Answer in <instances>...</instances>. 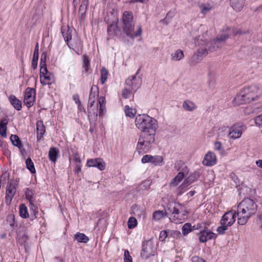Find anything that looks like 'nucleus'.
Wrapping results in <instances>:
<instances>
[{
  "mask_svg": "<svg viewBox=\"0 0 262 262\" xmlns=\"http://www.w3.org/2000/svg\"><path fill=\"white\" fill-rule=\"evenodd\" d=\"M262 96V86L254 84L243 88L233 100L234 105H239L257 100Z\"/></svg>",
  "mask_w": 262,
  "mask_h": 262,
  "instance_id": "f257e3e1",
  "label": "nucleus"
},
{
  "mask_svg": "<svg viewBox=\"0 0 262 262\" xmlns=\"http://www.w3.org/2000/svg\"><path fill=\"white\" fill-rule=\"evenodd\" d=\"M257 205L251 199L246 198L237 206V223L241 225H245L249 219L255 214Z\"/></svg>",
  "mask_w": 262,
  "mask_h": 262,
  "instance_id": "f03ea898",
  "label": "nucleus"
},
{
  "mask_svg": "<svg viewBox=\"0 0 262 262\" xmlns=\"http://www.w3.org/2000/svg\"><path fill=\"white\" fill-rule=\"evenodd\" d=\"M135 124L141 134H156L158 128L157 120L145 114L138 115L135 118Z\"/></svg>",
  "mask_w": 262,
  "mask_h": 262,
  "instance_id": "7ed1b4c3",
  "label": "nucleus"
},
{
  "mask_svg": "<svg viewBox=\"0 0 262 262\" xmlns=\"http://www.w3.org/2000/svg\"><path fill=\"white\" fill-rule=\"evenodd\" d=\"M133 19L132 12L126 11L123 12L122 18V30L126 35L131 38L140 36L142 31L141 26H138L137 31L134 30L135 23Z\"/></svg>",
  "mask_w": 262,
  "mask_h": 262,
  "instance_id": "20e7f679",
  "label": "nucleus"
},
{
  "mask_svg": "<svg viewBox=\"0 0 262 262\" xmlns=\"http://www.w3.org/2000/svg\"><path fill=\"white\" fill-rule=\"evenodd\" d=\"M93 87L90 92L88 105V110L90 113L97 115L99 111V116H102L105 110V100L103 97L98 98V91H93Z\"/></svg>",
  "mask_w": 262,
  "mask_h": 262,
  "instance_id": "39448f33",
  "label": "nucleus"
},
{
  "mask_svg": "<svg viewBox=\"0 0 262 262\" xmlns=\"http://www.w3.org/2000/svg\"><path fill=\"white\" fill-rule=\"evenodd\" d=\"M156 134H141L136 146V151L139 155L148 152L155 141Z\"/></svg>",
  "mask_w": 262,
  "mask_h": 262,
  "instance_id": "423d86ee",
  "label": "nucleus"
},
{
  "mask_svg": "<svg viewBox=\"0 0 262 262\" xmlns=\"http://www.w3.org/2000/svg\"><path fill=\"white\" fill-rule=\"evenodd\" d=\"M199 46L200 47L196 52L203 57H205L212 46V42L209 37L207 32L203 34L202 38L199 40Z\"/></svg>",
  "mask_w": 262,
  "mask_h": 262,
  "instance_id": "0eeeda50",
  "label": "nucleus"
},
{
  "mask_svg": "<svg viewBox=\"0 0 262 262\" xmlns=\"http://www.w3.org/2000/svg\"><path fill=\"white\" fill-rule=\"evenodd\" d=\"M39 78L43 85H51L55 81L54 74L48 71L47 67H40Z\"/></svg>",
  "mask_w": 262,
  "mask_h": 262,
  "instance_id": "6e6552de",
  "label": "nucleus"
},
{
  "mask_svg": "<svg viewBox=\"0 0 262 262\" xmlns=\"http://www.w3.org/2000/svg\"><path fill=\"white\" fill-rule=\"evenodd\" d=\"M181 206L180 204H176L175 203L170 204L168 207V210L170 213H171L173 216V220L177 223H181L185 219V215L183 214L182 215H180L179 211V208Z\"/></svg>",
  "mask_w": 262,
  "mask_h": 262,
  "instance_id": "1a4fd4ad",
  "label": "nucleus"
},
{
  "mask_svg": "<svg viewBox=\"0 0 262 262\" xmlns=\"http://www.w3.org/2000/svg\"><path fill=\"white\" fill-rule=\"evenodd\" d=\"M155 249L153 243L151 241L143 242L141 256L143 259H147L150 256H154Z\"/></svg>",
  "mask_w": 262,
  "mask_h": 262,
  "instance_id": "9d476101",
  "label": "nucleus"
},
{
  "mask_svg": "<svg viewBox=\"0 0 262 262\" xmlns=\"http://www.w3.org/2000/svg\"><path fill=\"white\" fill-rule=\"evenodd\" d=\"M234 35H241L245 34V32H243L241 30L236 29L234 30H231L230 28H226L225 30H223L222 34L219 36L215 40H214V45L218 44L221 42H223L229 38L231 32Z\"/></svg>",
  "mask_w": 262,
  "mask_h": 262,
  "instance_id": "9b49d317",
  "label": "nucleus"
},
{
  "mask_svg": "<svg viewBox=\"0 0 262 262\" xmlns=\"http://www.w3.org/2000/svg\"><path fill=\"white\" fill-rule=\"evenodd\" d=\"M36 92L33 88H28L24 94V102L28 107L32 106L35 101Z\"/></svg>",
  "mask_w": 262,
  "mask_h": 262,
  "instance_id": "f8f14e48",
  "label": "nucleus"
},
{
  "mask_svg": "<svg viewBox=\"0 0 262 262\" xmlns=\"http://www.w3.org/2000/svg\"><path fill=\"white\" fill-rule=\"evenodd\" d=\"M236 216L237 211L231 210L225 213L223 216L221 220V224L226 225L229 227L231 226L235 222Z\"/></svg>",
  "mask_w": 262,
  "mask_h": 262,
  "instance_id": "ddd939ff",
  "label": "nucleus"
},
{
  "mask_svg": "<svg viewBox=\"0 0 262 262\" xmlns=\"http://www.w3.org/2000/svg\"><path fill=\"white\" fill-rule=\"evenodd\" d=\"M142 83V79L140 77L133 76L129 77L125 82V86L128 88H130L133 90L136 91L138 89Z\"/></svg>",
  "mask_w": 262,
  "mask_h": 262,
  "instance_id": "4468645a",
  "label": "nucleus"
},
{
  "mask_svg": "<svg viewBox=\"0 0 262 262\" xmlns=\"http://www.w3.org/2000/svg\"><path fill=\"white\" fill-rule=\"evenodd\" d=\"M17 183L16 181H11L8 184L6 190V202L7 204H9L16 193V186Z\"/></svg>",
  "mask_w": 262,
  "mask_h": 262,
  "instance_id": "2eb2a0df",
  "label": "nucleus"
},
{
  "mask_svg": "<svg viewBox=\"0 0 262 262\" xmlns=\"http://www.w3.org/2000/svg\"><path fill=\"white\" fill-rule=\"evenodd\" d=\"M163 158L160 156H152L149 155H146L141 159L142 163H151L155 166L159 165L163 162Z\"/></svg>",
  "mask_w": 262,
  "mask_h": 262,
  "instance_id": "dca6fc26",
  "label": "nucleus"
},
{
  "mask_svg": "<svg viewBox=\"0 0 262 262\" xmlns=\"http://www.w3.org/2000/svg\"><path fill=\"white\" fill-rule=\"evenodd\" d=\"M86 166L89 167H97L102 171L105 169L106 164L104 161L100 158L90 159L87 160Z\"/></svg>",
  "mask_w": 262,
  "mask_h": 262,
  "instance_id": "f3484780",
  "label": "nucleus"
},
{
  "mask_svg": "<svg viewBox=\"0 0 262 262\" xmlns=\"http://www.w3.org/2000/svg\"><path fill=\"white\" fill-rule=\"evenodd\" d=\"M243 130V125L239 124H234L230 128L229 136L233 139H238L241 137Z\"/></svg>",
  "mask_w": 262,
  "mask_h": 262,
  "instance_id": "a211bd4d",
  "label": "nucleus"
},
{
  "mask_svg": "<svg viewBox=\"0 0 262 262\" xmlns=\"http://www.w3.org/2000/svg\"><path fill=\"white\" fill-rule=\"evenodd\" d=\"M199 175L198 172H194L190 175L185 181L183 182L180 188L184 189L190 185L192 183L195 181L199 178Z\"/></svg>",
  "mask_w": 262,
  "mask_h": 262,
  "instance_id": "6ab92c4d",
  "label": "nucleus"
},
{
  "mask_svg": "<svg viewBox=\"0 0 262 262\" xmlns=\"http://www.w3.org/2000/svg\"><path fill=\"white\" fill-rule=\"evenodd\" d=\"M199 238L200 242L204 243L213 237V232L208 230H204L199 233Z\"/></svg>",
  "mask_w": 262,
  "mask_h": 262,
  "instance_id": "aec40b11",
  "label": "nucleus"
},
{
  "mask_svg": "<svg viewBox=\"0 0 262 262\" xmlns=\"http://www.w3.org/2000/svg\"><path fill=\"white\" fill-rule=\"evenodd\" d=\"M182 108L186 111L193 112L198 108V106L194 102L187 99L183 102Z\"/></svg>",
  "mask_w": 262,
  "mask_h": 262,
  "instance_id": "412c9836",
  "label": "nucleus"
},
{
  "mask_svg": "<svg viewBox=\"0 0 262 262\" xmlns=\"http://www.w3.org/2000/svg\"><path fill=\"white\" fill-rule=\"evenodd\" d=\"M37 140L40 141L42 138L45 132V126L41 121H37L36 123Z\"/></svg>",
  "mask_w": 262,
  "mask_h": 262,
  "instance_id": "4be33fe9",
  "label": "nucleus"
},
{
  "mask_svg": "<svg viewBox=\"0 0 262 262\" xmlns=\"http://www.w3.org/2000/svg\"><path fill=\"white\" fill-rule=\"evenodd\" d=\"M230 5L236 11H240L244 7L245 0H230Z\"/></svg>",
  "mask_w": 262,
  "mask_h": 262,
  "instance_id": "5701e85b",
  "label": "nucleus"
},
{
  "mask_svg": "<svg viewBox=\"0 0 262 262\" xmlns=\"http://www.w3.org/2000/svg\"><path fill=\"white\" fill-rule=\"evenodd\" d=\"M9 100L10 103L16 110L19 111L21 109V102L15 96L13 95H10L9 97Z\"/></svg>",
  "mask_w": 262,
  "mask_h": 262,
  "instance_id": "b1692460",
  "label": "nucleus"
},
{
  "mask_svg": "<svg viewBox=\"0 0 262 262\" xmlns=\"http://www.w3.org/2000/svg\"><path fill=\"white\" fill-rule=\"evenodd\" d=\"M38 56H39V45H38V43H37L35 46V49H34L33 59H32V67L34 69H35L37 68Z\"/></svg>",
  "mask_w": 262,
  "mask_h": 262,
  "instance_id": "393cba45",
  "label": "nucleus"
},
{
  "mask_svg": "<svg viewBox=\"0 0 262 262\" xmlns=\"http://www.w3.org/2000/svg\"><path fill=\"white\" fill-rule=\"evenodd\" d=\"M184 57V52L180 49H178L171 54V60L174 61H178Z\"/></svg>",
  "mask_w": 262,
  "mask_h": 262,
  "instance_id": "a878e982",
  "label": "nucleus"
},
{
  "mask_svg": "<svg viewBox=\"0 0 262 262\" xmlns=\"http://www.w3.org/2000/svg\"><path fill=\"white\" fill-rule=\"evenodd\" d=\"M8 121L6 119H4L0 122V135L3 137H6L7 136V125Z\"/></svg>",
  "mask_w": 262,
  "mask_h": 262,
  "instance_id": "bb28decb",
  "label": "nucleus"
},
{
  "mask_svg": "<svg viewBox=\"0 0 262 262\" xmlns=\"http://www.w3.org/2000/svg\"><path fill=\"white\" fill-rule=\"evenodd\" d=\"M74 239L79 243H86L89 241V237L84 233L78 232L74 235Z\"/></svg>",
  "mask_w": 262,
  "mask_h": 262,
  "instance_id": "cd10ccee",
  "label": "nucleus"
},
{
  "mask_svg": "<svg viewBox=\"0 0 262 262\" xmlns=\"http://www.w3.org/2000/svg\"><path fill=\"white\" fill-rule=\"evenodd\" d=\"M58 154V150L55 148L52 147L49 151V159L53 162H55L57 160V155Z\"/></svg>",
  "mask_w": 262,
  "mask_h": 262,
  "instance_id": "c85d7f7f",
  "label": "nucleus"
},
{
  "mask_svg": "<svg viewBox=\"0 0 262 262\" xmlns=\"http://www.w3.org/2000/svg\"><path fill=\"white\" fill-rule=\"evenodd\" d=\"M213 163V158L212 152L209 151L205 155V158L203 161V164L206 166H211Z\"/></svg>",
  "mask_w": 262,
  "mask_h": 262,
  "instance_id": "c756f323",
  "label": "nucleus"
},
{
  "mask_svg": "<svg viewBox=\"0 0 262 262\" xmlns=\"http://www.w3.org/2000/svg\"><path fill=\"white\" fill-rule=\"evenodd\" d=\"M214 150L218 151L219 154L221 155V157L224 156L226 154L222 143L220 142H216L214 144Z\"/></svg>",
  "mask_w": 262,
  "mask_h": 262,
  "instance_id": "7c9ffc66",
  "label": "nucleus"
},
{
  "mask_svg": "<svg viewBox=\"0 0 262 262\" xmlns=\"http://www.w3.org/2000/svg\"><path fill=\"white\" fill-rule=\"evenodd\" d=\"M184 174L183 172H180L171 181L170 184L172 186H177L184 178Z\"/></svg>",
  "mask_w": 262,
  "mask_h": 262,
  "instance_id": "2f4dec72",
  "label": "nucleus"
},
{
  "mask_svg": "<svg viewBox=\"0 0 262 262\" xmlns=\"http://www.w3.org/2000/svg\"><path fill=\"white\" fill-rule=\"evenodd\" d=\"M10 140L12 144L18 147L19 149H21L23 147L20 140L17 135H12L10 137Z\"/></svg>",
  "mask_w": 262,
  "mask_h": 262,
  "instance_id": "473e14b6",
  "label": "nucleus"
},
{
  "mask_svg": "<svg viewBox=\"0 0 262 262\" xmlns=\"http://www.w3.org/2000/svg\"><path fill=\"white\" fill-rule=\"evenodd\" d=\"M19 213L20 216L26 219L29 217V213L28 212L27 207L24 204H21L19 206Z\"/></svg>",
  "mask_w": 262,
  "mask_h": 262,
  "instance_id": "72a5a7b5",
  "label": "nucleus"
},
{
  "mask_svg": "<svg viewBox=\"0 0 262 262\" xmlns=\"http://www.w3.org/2000/svg\"><path fill=\"white\" fill-rule=\"evenodd\" d=\"M61 32H62V34L63 37L65 41L67 42V44L68 45V46H70V45H69V42L72 39L71 32L70 29H62Z\"/></svg>",
  "mask_w": 262,
  "mask_h": 262,
  "instance_id": "f704fd0d",
  "label": "nucleus"
},
{
  "mask_svg": "<svg viewBox=\"0 0 262 262\" xmlns=\"http://www.w3.org/2000/svg\"><path fill=\"white\" fill-rule=\"evenodd\" d=\"M124 111L126 116L130 118H134L137 113L136 109L130 107L128 105L125 106Z\"/></svg>",
  "mask_w": 262,
  "mask_h": 262,
  "instance_id": "c9c22d12",
  "label": "nucleus"
},
{
  "mask_svg": "<svg viewBox=\"0 0 262 262\" xmlns=\"http://www.w3.org/2000/svg\"><path fill=\"white\" fill-rule=\"evenodd\" d=\"M135 92L134 90L125 86L122 91V95L125 99H127L133 95Z\"/></svg>",
  "mask_w": 262,
  "mask_h": 262,
  "instance_id": "e433bc0d",
  "label": "nucleus"
},
{
  "mask_svg": "<svg viewBox=\"0 0 262 262\" xmlns=\"http://www.w3.org/2000/svg\"><path fill=\"white\" fill-rule=\"evenodd\" d=\"M166 216L165 212L157 210L153 213L152 219L155 220H160Z\"/></svg>",
  "mask_w": 262,
  "mask_h": 262,
  "instance_id": "4c0bfd02",
  "label": "nucleus"
},
{
  "mask_svg": "<svg viewBox=\"0 0 262 262\" xmlns=\"http://www.w3.org/2000/svg\"><path fill=\"white\" fill-rule=\"evenodd\" d=\"M88 4L89 0H82L79 9V12L81 14V17L85 13Z\"/></svg>",
  "mask_w": 262,
  "mask_h": 262,
  "instance_id": "58836bf2",
  "label": "nucleus"
},
{
  "mask_svg": "<svg viewBox=\"0 0 262 262\" xmlns=\"http://www.w3.org/2000/svg\"><path fill=\"white\" fill-rule=\"evenodd\" d=\"M26 167H27V169L29 170H30V171L32 173H35L36 170H35V169L34 167V163L32 162V160L30 158H28L26 160Z\"/></svg>",
  "mask_w": 262,
  "mask_h": 262,
  "instance_id": "ea45409f",
  "label": "nucleus"
},
{
  "mask_svg": "<svg viewBox=\"0 0 262 262\" xmlns=\"http://www.w3.org/2000/svg\"><path fill=\"white\" fill-rule=\"evenodd\" d=\"M108 74V71L105 68H102L101 70V82L102 84H104L107 80Z\"/></svg>",
  "mask_w": 262,
  "mask_h": 262,
  "instance_id": "a19ab883",
  "label": "nucleus"
},
{
  "mask_svg": "<svg viewBox=\"0 0 262 262\" xmlns=\"http://www.w3.org/2000/svg\"><path fill=\"white\" fill-rule=\"evenodd\" d=\"M192 231L191 226L189 223L185 224L182 227V233L186 235Z\"/></svg>",
  "mask_w": 262,
  "mask_h": 262,
  "instance_id": "79ce46f5",
  "label": "nucleus"
},
{
  "mask_svg": "<svg viewBox=\"0 0 262 262\" xmlns=\"http://www.w3.org/2000/svg\"><path fill=\"white\" fill-rule=\"evenodd\" d=\"M201 61V60L194 53L189 60V63L191 65H195Z\"/></svg>",
  "mask_w": 262,
  "mask_h": 262,
  "instance_id": "37998d69",
  "label": "nucleus"
},
{
  "mask_svg": "<svg viewBox=\"0 0 262 262\" xmlns=\"http://www.w3.org/2000/svg\"><path fill=\"white\" fill-rule=\"evenodd\" d=\"M137 225V221L135 217H130L128 221V228L132 229Z\"/></svg>",
  "mask_w": 262,
  "mask_h": 262,
  "instance_id": "c03bdc74",
  "label": "nucleus"
},
{
  "mask_svg": "<svg viewBox=\"0 0 262 262\" xmlns=\"http://www.w3.org/2000/svg\"><path fill=\"white\" fill-rule=\"evenodd\" d=\"M47 56V53L46 52H44L41 54L40 62V67H47L46 64Z\"/></svg>",
  "mask_w": 262,
  "mask_h": 262,
  "instance_id": "a18cd8bd",
  "label": "nucleus"
},
{
  "mask_svg": "<svg viewBox=\"0 0 262 262\" xmlns=\"http://www.w3.org/2000/svg\"><path fill=\"white\" fill-rule=\"evenodd\" d=\"M221 224V225L217 228L216 231L219 234H224L225 231L228 229V227L229 226L223 224Z\"/></svg>",
  "mask_w": 262,
  "mask_h": 262,
  "instance_id": "49530a36",
  "label": "nucleus"
},
{
  "mask_svg": "<svg viewBox=\"0 0 262 262\" xmlns=\"http://www.w3.org/2000/svg\"><path fill=\"white\" fill-rule=\"evenodd\" d=\"M124 262H133L132 256L127 250H125L124 253Z\"/></svg>",
  "mask_w": 262,
  "mask_h": 262,
  "instance_id": "de8ad7c7",
  "label": "nucleus"
},
{
  "mask_svg": "<svg viewBox=\"0 0 262 262\" xmlns=\"http://www.w3.org/2000/svg\"><path fill=\"white\" fill-rule=\"evenodd\" d=\"M26 199L30 202H31L32 201L33 199V193L32 191L28 189H27L25 191Z\"/></svg>",
  "mask_w": 262,
  "mask_h": 262,
  "instance_id": "09e8293b",
  "label": "nucleus"
},
{
  "mask_svg": "<svg viewBox=\"0 0 262 262\" xmlns=\"http://www.w3.org/2000/svg\"><path fill=\"white\" fill-rule=\"evenodd\" d=\"M90 66V62L88 58L84 56L83 57V67L85 69V71H88Z\"/></svg>",
  "mask_w": 262,
  "mask_h": 262,
  "instance_id": "8fccbe9b",
  "label": "nucleus"
},
{
  "mask_svg": "<svg viewBox=\"0 0 262 262\" xmlns=\"http://www.w3.org/2000/svg\"><path fill=\"white\" fill-rule=\"evenodd\" d=\"M255 123L258 126H262V114L254 119Z\"/></svg>",
  "mask_w": 262,
  "mask_h": 262,
  "instance_id": "3c124183",
  "label": "nucleus"
},
{
  "mask_svg": "<svg viewBox=\"0 0 262 262\" xmlns=\"http://www.w3.org/2000/svg\"><path fill=\"white\" fill-rule=\"evenodd\" d=\"M167 236V232L164 230L162 231L160 233L159 239L161 241H163L165 240V239L166 238Z\"/></svg>",
  "mask_w": 262,
  "mask_h": 262,
  "instance_id": "603ef678",
  "label": "nucleus"
},
{
  "mask_svg": "<svg viewBox=\"0 0 262 262\" xmlns=\"http://www.w3.org/2000/svg\"><path fill=\"white\" fill-rule=\"evenodd\" d=\"M73 160L76 164H81V160L77 154H75L74 155Z\"/></svg>",
  "mask_w": 262,
  "mask_h": 262,
  "instance_id": "864d4df0",
  "label": "nucleus"
},
{
  "mask_svg": "<svg viewBox=\"0 0 262 262\" xmlns=\"http://www.w3.org/2000/svg\"><path fill=\"white\" fill-rule=\"evenodd\" d=\"M201 11L202 13L205 14L207 12H208L209 11L211 10V7H208L205 6H201Z\"/></svg>",
  "mask_w": 262,
  "mask_h": 262,
  "instance_id": "5fc2aeb1",
  "label": "nucleus"
},
{
  "mask_svg": "<svg viewBox=\"0 0 262 262\" xmlns=\"http://www.w3.org/2000/svg\"><path fill=\"white\" fill-rule=\"evenodd\" d=\"M192 262H204V260L199 256H193L191 259Z\"/></svg>",
  "mask_w": 262,
  "mask_h": 262,
  "instance_id": "6e6d98bb",
  "label": "nucleus"
},
{
  "mask_svg": "<svg viewBox=\"0 0 262 262\" xmlns=\"http://www.w3.org/2000/svg\"><path fill=\"white\" fill-rule=\"evenodd\" d=\"M227 127L225 126H223L221 128H219L218 130V134L219 136H222L224 132L226 131Z\"/></svg>",
  "mask_w": 262,
  "mask_h": 262,
  "instance_id": "4d7b16f0",
  "label": "nucleus"
},
{
  "mask_svg": "<svg viewBox=\"0 0 262 262\" xmlns=\"http://www.w3.org/2000/svg\"><path fill=\"white\" fill-rule=\"evenodd\" d=\"M81 171V165L76 164L75 166V172L76 173H79Z\"/></svg>",
  "mask_w": 262,
  "mask_h": 262,
  "instance_id": "13d9d810",
  "label": "nucleus"
},
{
  "mask_svg": "<svg viewBox=\"0 0 262 262\" xmlns=\"http://www.w3.org/2000/svg\"><path fill=\"white\" fill-rule=\"evenodd\" d=\"M30 204L31 205L30 209L33 210L34 212V214L35 215L36 213H37L38 211H37V207L35 206L32 202H30Z\"/></svg>",
  "mask_w": 262,
  "mask_h": 262,
  "instance_id": "bf43d9fd",
  "label": "nucleus"
},
{
  "mask_svg": "<svg viewBox=\"0 0 262 262\" xmlns=\"http://www.w3.org/2000/svg\"><path fill=\"white\" fill-rule=\"evenodd\" d=\"M244 112L246 114L249 115L252 112H251V108L250 107H246L245 110Z\"/></svg>",
  "mask_w": 262,
  "mask_h": 262,
  "instance_id": "052dcab7",
  "label": "nucleus"
},
{
  "mask_svg": "<svg viewBox=\"0 0 262 262\" xmlns=\"http://www.w3.org/2000/svg\"><path fill=\"white\" fill-rule=\"evenodd\" d=\"M73 97L76 103L80 104V100L77 95H74Z\"/></svg>",
  "mask_w": 262,
  "mask_h": 262,
  "instance_id": "680f3d73",
  "label": "nucleus"
},
{
  "mask_svg": "<svg viewBox=\"0 0 262 262\" xmlns=\"http://www.w3.org/2000/svg\"><path fill=\"white\" fill-rule=\"evenodd\" d=\"M256 165L260 168H262V160H258L256 162Z\"/></svg>",
  "mask_w": 262,
  "mask_h": 262,
  "instance_id": "e2e57ef3",
  "label": "nucleus"
},
{
  "mask_svg": "<svg viewBox=\"0 0 262 262\" xmlns=\"http://www.w3.org/2000/svg\"><path fill=\"white\" fill-rule=\"evenodd\" d=\"M148 2V0H133L132 2L133 3H136V2H140L142 3H147Z\"/></svg>",
  "mask_w": 262,
  "mask_h": 262,
  "instance_id": "0e129e2a",
  "label": "nucleus"
},
{
  "mask_svg": "<svg viewBox=\"0 0 262 262\" xmlns=\"http://www.w3.org/2000/svg\"><path fill=\"white\" fill-rule=\"evenodd\" d=\"M78 4V0H73V4L75 8H76Z\"/></svg>",
  "mask_w": 262,
  "mask_h": 262,
  "instance_id": "69168bd1",
  "label": "nucleus"
},
{
  "mask_svg": "<svg viewBox=\"0 0 262 262\" xmlns=\"http://www.w3.org/2000/svg\"><path fill=\"white\" fill-rule=\"evenodd\" d=\"M194 54L196 55V56L199 57L201 60L204 58L203 56H202L201 55H200L199 53H198L196 52L194 53Z\"/></svg>",
  "mask_w": 262,
  "mask_h": 262,
  "instance_id": "338daca9",
  "label": "nucleus"
},
{
  "mask_svg": "<svg viewBox=\"0 0 262 262\" xmlns=\"http://www.w3.org/2000/svg\"><path fill=\"white\" fill-rule=\"evenodd\" d=\"M6 235L5 234H2V235H1V237L2 238H6Z\"/></svg>",
  "mask_w": 262,
  "mask_h": 262,
  "instance_id": "774afa93",
  "label": "nucleus"
}]
</instances>
